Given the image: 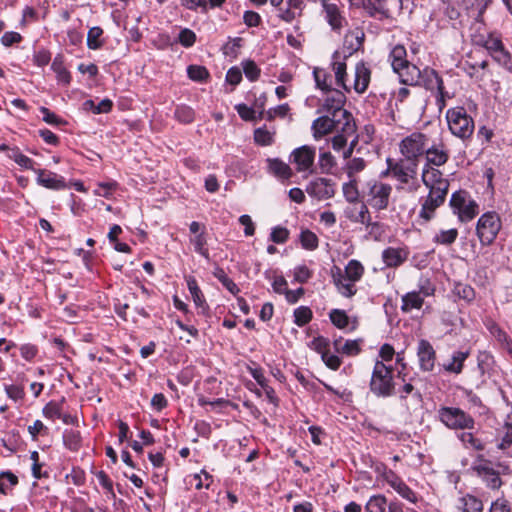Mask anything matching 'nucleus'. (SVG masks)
<instances>
[{"instance_id": "obj_39", "label": "nucleus", "mask_w": 512, "mask_h": 512, "mask_svg": "<svg viewBox=\"0 0 512 512\" xmlns=\"http://www.w3.org/2000/svg\"><path fill=\"white\" fill-rule=\"evenodd\" d=\"M462 432L457 435L458 439L467 449L482 451L484 449L483 442L477 438L472 431L461 430Z\"/></svg>"}, {"instance_id": "obj_50", "label": "nucleus", "mask_w": 512, "mask_h": 512, "mask_svg": "<svg viewBox=\"0 0 512 512\" xmlns=\"http://www.w3.org/2000/svg\"><path fill=\"white\" fill-rule=\"evenodd\" d=\"M387 507V499L384 495H373L366 503L365 510L367 512H385Z\"/></svg>"}, {"instance_id": "obj_17", "label": "nucleus", "mask_w": 512, "mask_h": 512, "mask_svg": "<svg viewBox=\"0 0 512 512\" xmlns=\"http://www.w3.org/2000/svg\"><path fill=\"white\" fill-rule=\"evenodd\" d=\"M331 277L333 280L334 285L336 286L338 292L347 298L353 297L356 292L357 288L355 285V281L350 280L348 277L344 276L343 271L341 268L334 266L331 270Z\"/></svg>"}, {"instance_id": "obj_51", "label": "nucleus", "mask_w": 512, "mask_h": 512, "mask_svg": "<svg viewBox=\"0 0 512 512\" xmlns=\"http://www.w3.org/2000/svg\"><path fill=\"white\" fill-rule=\"evenodd\" d=\"M215 278H217L221 284L232 294L236 295L239 293L240 289L236 285V283L227 276L225 271L222 268H216L213 272Z\"/></svg>"}, {"instance_id": "obj_58", "label": "nucleus", "mask_w": 512, "mask_h": 512, "mask_svg": "<svg viewBox=\"0 0 512 512\" xmlns=\"http://www.w3.org/2000/svg\"><path fill=\"white\" fill-rule=\"evenodd\" d=\"M368 206L369 205L367 203H365V202L362 203L359 212L357 214H355V215L348 216L349 219L352 222L360 223V224H364L366 226H369L371 224V216H370V213H369V210H368Z\"/></svg>"}, {"instance_id": "obj_56", "label": "nucleus", "mask_w": 512, "mask_h": 512, "mask_svg": "<svg viewBox=\"0 0 512 512\" xmlns=\"http://www.w3.org/2000/svg\"><path fill=\"white\" fill-rule=\"evenodd\" d=\"M117 187L118 183L116 181L100 182L97 184L94 194L96 196L110 198Z\"/></svg>"}, {"instance_id": "obj_22", "label": "nucleus", "mask_w": 512, "mask_h": 512, "mask_svg": "<svg viewBox=\"0 0 512 512\" xmlns=\"http://www.w3.org/2000/svg\"><path fill=\"white\" fill-rule=\"evenodd\" d=\"M346 56L342 57L339 52H334L332 56V70L335 74V82L338 87L343 88L345 91L349 92L350 88L346 85Z\"/></svg>"}, {"instance_id": "obj_57", "label": "nucleus", "mask_w": 512, "mask_h": 512, "mask_svg": "<svg viewBox=\"0 0 512 512\" xmlns=\"http://www.w3.org/2000/svg\"><path fill=\"white\" fill-rule=\"evenodd\" d=\"M188 77L193 81L202 82L209 77V72L204 66L190 65L187 68Z\"/></svg>"}, {"instance_id": "obj_4", "label": "nucleus", "mask_w": 512, "mask_h": 512, "mask_svg": "<svg viewBox=\"0 0 512 512\" xmlns=\"http://www.w3.org/2000/svg\"><path fill=\"white\" fill-rule=\"evenodd\" d=\"M438 418L442 424L451 430L475 429V419L459 407L442 406L438 410Z\"/></svg>"}, {"instance_id": "obj_48", "label": "nucleus", "mask_w": 512, "mask_h": 512, "mask_svg": "<svg viewBox=\"0 0 512 512\" xmlns=\"http://www.w3.org/2000/svg\"><path fill=\"white\" fill-rule=\"evenodd\" d=\"M113 106V102L110 99H103L98 104H95L93 100H86L83 103L85 110H91L95 114L108 113Z\"/></svg>"}, {"instance_id": "obj_40", "label": "nucleus", "mask_w": 512, "mask_h": 512, "mask_svg": "<svg viewBox=\"0 0 512 512\" xmlns=\"http://www.w3.org/2000/svg\"><path fill=\"white\" fill-rule=\"evenodd\" d=\"M64 446L71 451H78L82 444L81 434L77 430L66 429L63 432Z\"/></svg>"}, {"instance_id": "obj_25", "label": "nucleus", "mask_w": 512, "mask_h": 512, "mask_svg": "<svg viewBox=\"0 0 512 512\" xmlns=\"http://www.w3.org/2000/svg\"><path fill=\"white\" fill-rule=\"evenodd\" d=\"M266 162L268 172L278 179L288 180L292 177L291 167L279 158H268Z\"/></svg>"}, {"instance_id": "obj_14", "label": "nucleus", "mask_w": 512, "mask_h": 512, "mask_svg": "<svg viewBox=\"0 0 512 512\" xmlns=\"http://www.w3.org/2000/svg\"><path fill=\"white\" fill-rule=\"evenodd\" d=\"M416 162H405L403 160L393 163L388 160V170L393 178L402 184H408L416 175Z\"/></svg>"}, {"instance_id": "obj_34", "label": "nucleus", "mask_w": 512, "mask_h": 512, "mask_svg": "<svg viewBox=\"0 0 512 512\" xmlns=\"http://www.w3.org/2000/svg\"><path fill=\"white\" fill-rule=\"evenodd\" d=\"M424 303V298L417 291H412L404 294L401 298V310L405 313L410 312L412 309H421Z\"/></svg>"}, {"instance_id": "obj_46", "label": "nucleus", "mask_w": 512, "mask_h": 512, "mask_svg": "<svg viewBox=\"0 0 512 512\" xmlns=\"http://www.w3.org/2000/svg\"><path fill=\"white\" fill-rule=\"evenodd\" d=\"M343 273L350 280L357 282L363 276L364 267L359 261L353 259L348 262Z\"/></svg>"}, {"instance_id": "obj_45", "label": "nucleus", "mask_w": 512, "mask_h": 512, "mask_svg": "<svg viewBox=\"0 0 512 512\" xmlns=\"http://www.w3.org/2000/svg\"><path fill=\"white\" fill-rule=\"evenodd\" d=\"M314 80L317 88L322 91H330L332 88V77L324 69L315 68L313 71Z\"/></svg>"}, {"instance_id": "obj_11", "label": "nucleus", "mask_w": 512, "mask_h": 512, "mask_svg": "<svg viewBox=\"0 0 512 512\" xmlns=\"http://www.w3.org/2000/svg\"><path fill=\"white\" fill-rule=\"evenodd\" d=\"M423 184L429 191L447 192L449 191V181L443 177L442 172L432 166H424L422 171Z\"/></svg>"}, {"instance_id": "obj_53", "label": "nucleus", "mask_w": 512, "mask_h": 512, "mask_svg": "<svg viewBox=\"0 0 512 512\" xmlns=\"http://www.w3.org/2000/svg\"><path fill=\"white\" fill-rule=\"evenodd\" d=\"M64 402V398L61 402L50 401L48 402L42 409V414L44 417L54 420L55 418L62 417V403Z\"/></svg>"}, {"instance_id": "obj_38", "label": "nucleus", "mask_w": 512, "mask_h": 512, "mask_svg": "<svg viewBox=\"0 0 512 512\" xmlns=\"http://www.w3.org/2000/svg\"><path fill=\"white\" fill-rule=\"evenodd\" d=\"M458 234L456 228L441 229L435 233L432 241L437 245L450 246L456 241Z\"/></svg>"}, {"instance_id": "obj_49", "label": "nucleus", "mask_w": 512, "mask_h": 512, "mask_svg": "<svg viewBox=\"0 0 512 512\" xmlns=\"http://www.w3.org/2000/svg\"><path fill=\"white\" fill-rule=\"evenodd\" d=\"M293 317L294 323L299 327H303L312 320L313 313L308 306H300L294 310Z\"/></svg>"}, {"instance_id": "obj_54", "label": "nucleus", "mask_w": 512, "mask_h": 512, "mask_svg": "<svg viewBox=\"0 0 512 512\" xmlns=\"http://www.w3.org/2000/svg\"><path fill=\"white\" fill-rule=\"evenodd\" d=\"M175 118L184 124H190L194 121L195 113L194 110L187 105H179L176 107L174 112Z\"/></svg>"}, {"instance_id": "obj_52", "label": "nucleus", "mask_w": 512, "mask_h": 512, "mask_svg": "<svg viewBox=\"0 0 512 512\" xmlns=\"http://www.w3.org/2000/svg\"><path fill=\"white\" fill-rule=\"evenodd\" d=\"M103 34L102 28L95 26L89 29L87 34V46L91 50H97L102 47L103 42L100 39Z\"/></svg>"}, {"instance_id": "obj_30", "label": "nucleus", "mask_w": 512, "mask_h": 512, "mask_svg": "<svg viewBox=\"0 0 512 512\" xmlns=\"http://www.w3.org/2000/svg\"><path fill=\"white\" fill-rule=\"evenodd\" d=\"M188 290L192 296L193 302L195 306L201 309V312L204 314L208 310V305L204 298V295L201 289L198 286L196 279L192 276L186 278Z\"/></svg>"}, {"instance_id": "obj_8", "label": "nucleus", "mask_w": 512, "mask_h": 512, "mask_svg": "<svg viewBox=\"0 0 512 512\" xmlns=\"http://www.w3.org/2000/svg\"><path fill=\"white\" fill-rule=\"evenodd\" d=\"M315 157V147L303 145L301 147L295 148L291 152L289 161L291 164L295 165L297 172L305 173V176L307 177L308 175L314 174L316 172L314 165Z\"/></svg>"}, {"instance_id": "obj_13", "label": "nucleus", "mask_w": 512, "mask_h": 512, "mask_svg": "<svg viewBox=\"0 0 512 512\" xmlns=\"http://www.w3.org/2000/svg\"><path fill=\"white\" fill-rule=\"evenodd\" d=\"M306 192L318 200L330 199L335 195V183L328 178H316L307 185Z\"/></svg>"}, {"instance_id": "obj_27", "label": "nucleus", "mask_w": 512, "mask_h": 512, "mask_svg": "<svg viewBox=\"0 0 512 512\" xmlns=\"http://www.w3.org/2000/svg\"><path fill=\"white\" fill-rule=\"evenodd\" d=\"M444 82L442 76L433 68L425 67L422 69V75L416 86L423 87L426 91L438 88V85Z\"/></svg>"}, {"instance_id": "obj_26", "label": "nucleus", "mask_w": 512, "mask_h": 512, "mask_svg": "<svg viewBox=\"0 0 512 512\" xmlns=\"http://www.w3.org/2000/svg\"><path fill=\"white\" fill-rule=\"evenodd\" d=\"M362 339L343 341L342 337L335 339L333 342L334 349L337 353L346 356H356L361 352Z\"/></svg>"}, {"instance_id": "obj_23", "label": "nucleus", "mask_w": 512, "mask_h": 512, "mask_svg": "<svg viewBox=\"0 0 512 512\" xmlns=\"http://www.w3.org/2000/svg\"><path fill=\"white\" fill-rule=\"evenodd\" d=\"M332 324L338 329H346L354 331L357 329L359 322L357 317L350 318L344 310L332 309L329 313Z\"/></svg>"}, {"instance_id": "obj_21", "label": "nucleus", "mask_w": 512, "mask_h": 512, "mask_svg": "<svg viewBox=\"0 0 512 512\" xmlns=\"http://www.w3.org/2000/svg\"><path fill=\"white\" fill-rule=\"evenodd\" d=\"M409 251L403 247H388L382 252V260L387 267L396 268L408 258Z\"/></svg>"}, {"instance_id": "obj_28", "label": "nucleus", "mask_w": 512, "mask_h": 512, "mask_svg": "<svg viewBox=\"0 0 512 512\" xmlns=\"http://www.w3.org/2000/svg\"><path fill=\"white\" fill-rule=\"evenodd\" d=\"M371 71L363 62H359L355 67L354 90L357 93H364L370 82Z\"/></svg>"}, {"instance_id": "obj_1", "label": "nucleus", "mask_w": 512, "mask_h": 512, "mask_svg": "<svg viewBox=\"0 0 512 512\" xmlns=\"http://www.w3.org/2000/svg\"><path fill=\"white\" fill-rule=\"evenodd\" d=\"M395 385L393 367L377 360L369 383L371 393L379 398H388L395 394Z\"/></svg>"}, {"instance_id": "obj_29", "label": "nucleus", "mask_w": 512, "mask_h": 512, "mask_svg": "<svg viewBox=\"0 0 512 512\" xmlns=\"http://www.w3.org/2000/svg\"><path fill=\"white\" fill-rule=\"evenodd\" d=\"M363 8L370 17L383 20L390 17L389 10L385 6V0H366Z\"/></svg>"}, {"instance_id": "obj_7", "label": "nucleus", "mask_w": 512, "mask_h": 512, "mask_svg": "<svg viewBox=\"0 0 512 512\" xmlns=\"http://www.w3.org/2000/svg\"><path fill=\"white\" fill-rule=\"evenodd\" d=\"M429 138L422 132H413L403 138L399 144L401 154L408 161H417L425 154Z\"/></svg>"}, {"instance_id": "obj_31", "label": "nucleus", "mask_w": 512, "mask_h": 512, "mask_svg": "<svg viewBox=\"0 0 512 512\" xmlns=\"http://www.w3.org/2000/svg\"><path fill=\"white\" fill-rule=\"evenodd\" d=\"M387 482L404 499L412 503L418 501L416 493L396 475L393 474L390 479H387Z\"/></svg>"}, {"instance_id": "obj_10", "label": "nucleus", "mask_w": 512, "mask_h": 512, "mask_svg": "<svg viewBox=\"0 0 512 512\" xmlns=\"http://www.w3.org/2000/svg\"><path fill=\"white\" fill-rule=\"evenodd\" d=\"M447 195V192L429 191L426 197L420 199L418 220L421 224H427L435 218L437 209L445 203Z\"/></svg>"}, {"instance_id": "obj_61", "label": "nucleus", "mask_w": 512, "mask_h": 512, "mask_svg": "<svg viewBox=\"0 0 512 512\" xmlns=\"http://www.w3.org/2000/svg\"><path fill=\"white\" fill-rule=\"evenodd\" d=\"M493 59L498 62L500 65L505 67L508 70H512V56L511 54L504 48V46L499 49L497 52L491 55Z\"/></svg>"}, {"instance_id": "obj_63", "label": "nucleus", "mask_w": 512, "mask_h": 512, "mask_svg": "<svg viewBox=\"0 0 512 512\" xmlns=\"http://www.w3.org/2000/svg\"><path fill=\"white\" fill-rule=\"evenodd\" d=\"M243 72L250 81H256L260 76V69L252 60H247L242 63Z\"/></svg>"}, {"instance_id": "obj_60", "label": "nucleus", "mask_w": 512, "mask_h": 512, "mask_svg": "<svg viewBox=\"0 0 512 512\" xmlns=\"http://www.w3.org/2000/svg\"><path fill=\"white\" fill-rule=\"evenodd\" d=\"M4 390L9 399L14 402L22 401L25 397V391L22 386L14 384H5Z\"/></svg>"}, {"instance_id": "obj_5", "label": "nucleus", "mask_w": 512, "mask_h": 512, "mask_svg": "<svg viewBox=\"0 0 512 512\" xmlns=\"http://www.w3.org/2000/svg\"><path fill=\"white\" fill-rule=\"evenodd\" d=\"M392 186L381 181L373 180L366 184L362 190V199L372 209L385 210L389 206Z\"/></svg>"}, {"instance_id": "obj_12", "label": "nucleus", "mask_w": 512, "mask_h": 512, "mask_svg": "<svg viewBox=\"0 0 512 512\" xmlns=\"http://www.w3.org/2000/svg\"><path fill=\"white\" fill-rule=\"evenodd\" d=\"M345 120L346 119L342 120V117H333L327 113L326 115L316 118L311 126L313 137L318 140L333 131L335 132L337 129L339 130V127L344 124Z\"/></svg>"}, {"instance_id": "obj_6", "label": "nucleus", "mask_w": 512, "mask_h": 512, "mask_svg": "<svg viewBox=\"0 0 512 512\" xmlns=\"http://www.w3.org/2000/svg\"><path fill=\"white\" fill-rule=\"evenodd\" d=\"M502 221L498 213L488 211L482 214L476 223V235L482 246H490L494 243L500 230Z\"/></svg>"}, {"instance_id": "obj_2", "label": "nucleus", "mask_w": 512, "mask_h": 512, "mask_svg": "<svg viewBox=\"0 0 512 512\" xmlns=\"http://www.w3.org/2000/svg\"><path fill=\"white\" fill-rule=\"evenodd\" d=\"M449 206L461 223H468L479 214V204L465 190L452 193Z\"/></svg>"}, {"instance_id": "obj_47", "label": "nucleus", "mask_w": 512, "mask_h": 512, "mask_svg": "<svg viewBox=\"0 0 512 512\" xmlns=\"http://www.w3.org/2000/svg\"><path fill=\"white\" fill-rule=\"evenodd\" d=\"M18 477L10 472L3 471L0 473V494L7 495L9 490L18 484Z\"/></svg>"}, {"instance_id": "obj_33", "label": "nucleus", "mask_w": 512, "mask_h": 512, "mask_svg": "<svg viewBox=\"0 0 512 512\" xmlns=\"http://www.w3.org/2000/svg\"><path fill=\"white\" fill-rule=\"evenodd\" d=\"M470 351H455L451 356V361L443 364L445 371L454 374H460L463 370L464 362L469 357Z\"/></svg>"}, {"instance_id": "obj_16", "label": "nucleus", "mask_w": 512, "mask_h": 512, "mask_svg": "<svg viewBox=\"0 0 512 512\" xmlns=\"http://www.w3.org/2000/svg\"><path fill=\"white\" fill-rule=\"evenodd\" d=\"M426 163L424 166L440 167L449 160V150L444 143H434L425 151Z\"/></svg>"}, {"instance_id": "obj_59", "label": "nucleus", "mask_w": 512, "mask_h": 512, "mask_svg": "<svg viewBox=\"0 0 512 512\" xmlns=\"http://www.w3.org/2000/svg\"><path fill=\"white\" fill-rule=\"evenodd\" d=\"M273 133L265 128H258L254 131V140L261 146H269L274 142Z\"/></svg>"}, {"instance_id": "obj_3", "label": "nucleus", "mask_w": 512, "mask_h": 512, "mask_svg": "<svg viewBox=\"0 0 512 512\" xmlns=\"http://www.w3.org/2000/svg\"><path fill=\"white\" fill-rule=\"evenodd\" d=\"M446 119L450 132L462 139H468L474 132V121L461 106L453 107L447 110Z\"/></svg>"}, {"instance_id": "obj_64", "label": "nucleus", "mask_w": 512, "mask_h": 512, "mask_svg": "<svg viewBox=\"0 0 512 512\" xmlns=\"http://www.w3.org/2000/svg\"><path fill=\"white\" fill-rule=\"evenodd\" d=\"M505 433L499 448L505 449L512 444V413L508 414L504 424Z\"/></svg>"}, {"instance_id": "obj_37", "label": "nucleus", "mask_w": 512, "mask_h": 512, "mask_svg": "<svg viewBox=\"0 0 512 512\" xmlns=\"http://www.w3.org/2000/svg\"><path fill=\"white\" fill-rule=\"evenodd\" d=\"M389 61L393 71L402 68L408 62L406 48L400 44L394 46L390 51Z\"/></svg>"}, {"instance_id": "obj_20", "label": "nucleus", "mask_w": 512, "mask_h": 512, "mask_svg": "<svg viewBox=\"0 0 512 512\" xmlns=\"http://www.w3.org/2000/svg\"><path fill=\"white\" fill-rule=\"evenodd\" d=\"M474 470L487 487L491 489H499L501 487L502 480L499 471L495 470L490 462L479 464Z\"/></svg>"}, {"instance_id": "obj_44", "label": "nucleus", "mask_w": 512, "mask_h": 512, "mask_svg": "<svg viewBox=\"0 0 512 512\" xmlns=\"http://www.w3.org/2000/svg\"><path fill=\"white\" fill-rule=\"evenodd\" d=\"M487 329L489 330L490 334L504 347L507 349H510L511 347V340L509 339L507 333L503 331L500 326L493 322L489 321L486 324Z\"/></svg>"}, {"instance_id": "obj_15", "label": "nucleus", "mask_w": 512, "mask_h": 512, "mask_svg": "<svg viewBox=\"0 0 512 512\" xmlns=\"http://www.w3.org/2000/svg\"><path fill=\"white\" fill-rule=\"evenodd\" d=\"M417 357L422 371L430 372L434 369L436 352L429 341L421 339L418 342Z\"/></svg>"}, {"instance_id": "obj_36", "label": "nucleus", "mask_w": 512, "mask_h": 512, "mask_svg": "<svg viewBox=\"0 0 512 512\" xmlns=\"http://www.w3.org/2000/svg\"><path fill=\"white\" fill-rule=\"evenodd\" d=\"M429 92L431 93V96L434 97L435 105L440 113L447 106V101L454 97V93H451L446 89L444 82H442L441 85H438V88Z\"/></svg>"}, {"instance_id": "obj_18", "label": "nucleus", "mask_w": 512, "mask_h": 512, "mask_svg": "<svg viewBox=\"0 0 512 512\" xmlns=\"http://www.w3.org/2000/svg\"><path fill=\"white\" fill-rule=\"evenodd\" d=\"M335 135L331 138L332 148L335 151H340L347 146L349 137L356 134V124L354 119L345 120L344 124L335 131Z\"/></svg>"}, {"instance_id": "obj_9", "label": "nucleus", "mask_w": 512, "mask_h": 512, "mask_svg": "<svg viewBox=\"0 0 512 512\" xmlns=\"http://www.w3.org/2000/svg\"><path fill=\"white\" fill-rule=\"evenodd\" d=\"M325 93L326 97L324 98L323 104L320 108L322 112L330 114L333 117H342V120L354 119L352 114L343 108L346 102V96L342 91L339 89H331Z\"/></svg>"}, {"instance_id": "obj_43", "label": "nucleus", "mask_w": 512, "mask_h": 512, "mask_svg": "<svg viewBox=\"0 0 512 512\" xmlns=\"http://www.w3.org/2000/svg\"><path fill=\"white\" fill-rule=\"evenodd\" d=\"M336 164L335 157L329 151L319 153L318 166L322 174H333Z\"/></svg>"}, {"instance_id": "obj_55", "label": "nucleus", "mask_w": 512, "mask_h": 512, "mask_svg": "<svg viewBox=\"0 0 512 512\" xmlns=\"http://www.w3.org/2000/svg\"><path fill=\"white\" fill-rule=\"evenodd\" d=\"M300 242L302 247L307 250H315L318 247V237L308 229L301 232Z\"/></svg>"}, {"instance_id": "obj_42", "label": "nucleus", "mask_w": 512, "mask_h": 512, "mask_svg": "<svg viewBox=\"0 0 512 512\" xmlns=\"http://www.w3.org/2000/svg\"><path fill=\"white\" fill-rule=\"evenodd\" d=\"M51 69L55 72L56 78L59 83L69 85L71 82L70 72L65 68L61 57H55Z\"/></svg>"}, {"instance_id": "obj_35", "label": "nucleus", "mask_w": 512, "mask_h": 512, "mask_svg": "<svg viewBox=\"0 0 512 512\" xmlns=\"http://www.w3.org/2000/svg\"><path fill=\"white\" fill-rule=\"evenodd\" d=\"M367 166L366 161L361 157H354L346 161L343 166V171L346 173L348 179H358V174L362 172Z\"/></svg>"}, {"instance_id": "obj_62", "label": "nucleus", "mask_w": 512, "mask_h": 512, "mask_svg": "<svg viewBox=\"0 0 512 512\" xmlns=\"http://www.w3.org/2000/svg\"><path fill=\"white\" fill-rule=\"evenodd\" d=\"M483 46L489 51V53L492 55L493 53L497 52L499 49H501L504 45L502 43V40L499 36L490 33L487 38L484 40Z\"/></svg>"}, {"instance_id": "obj_24", "label": "nucleus", "mask_w": 512, "mask_h": 512, "mask_svg": "<svg viewBox=\"0 0 512 512\" xmlns=\"http://www.w3.org/2000/svg\"><path fill=\"white\" fill-rule=\"evenodd\" d=\"M400 79V82L405 85L416 86L420 81L422 70L411 62H407L402 68L394 71Z\"/></svg>"}, {"instance_id": "obj_19", "label": "nucleus", "mask_w": 512, "mask_h": 512, "mask_svg": "<svg viewBox=\"0 0 512 512\" xmlns=\"http://www.w3.org/2000/svg\"><path fill=\"white\" fill-rule=\"evenodd\" d=\"M38 185L51 190H64L67 188L64 177L45 169L35 170Z\"/></svg>"}, {"instance_id": "obj_41", "label": "nucleus", "mask_w": 512, "mask_h": 512, "mask_svg": "<svg viewBox=\"0 0 512 512\" xmlns=\"http://www.w3.org/2000/svg\"><path fill=\"white\" fill-rule=\"evenodd\" d=\"M343 196L349 203H356L359 201L360 194L358 190V179H348V182H345L342 185Z\"/></svg>"}, {"instance_id": "obj_32", "label": "nucleus", "mask_w": 512, "mask_h": 512, "mask_svg": "<svg viewBox=\"0 0 512 512\" xmlns=\"http://www.w3.org/2000/svg\"><path fill=\"white\" fill-rule=\"evenodd\" d=\"M460 512H483V502L474 495L465 494L457 502Z\"/></svg>"}]
</instances>
